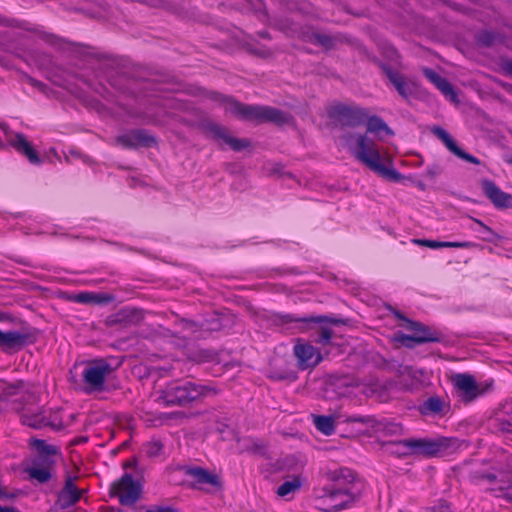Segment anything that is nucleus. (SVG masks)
<instances>
[{
    "label": "nucleus",
    "instance_id": "a211bd4d",
    "mask_svg": "<svg viewBox=\"0 0 512 512\" xmlns=\"http://www.w3.org/2000/svg\"><path fill=\"white\" fill-rule=\"evenodd\" d=\"M144 319L141 309L124 307L107 317L106 323L109 326L121 325L123 327L137 325Z\"/></svg>",
    "mask_w": 512,
    "mask_h": 512
},
{
    "label": "nucleus",
    "instance_id": "ddd939ff",
    "mask_svg": "<svg viewBox=\"0 0 512 512\" xmlns=\"http://www.w3.org/2000/svg\"><path fill=\"white\" fill-rule=\"evenodd\" d=\"M181 471L187 478V481H189V486L192 488L202 489L204 485H210L215 488L221 486L219 477L202 467L183 466L181 467Z\"/></svg>",
    "mask_w": 512,
    "mask_h": 512
},
{
    "label": "nucleus",
    "instance_id": "393cba45",
    "mask_svg": "<svg viewBox=\"0 0 512 512\" xmlns=\"http://www.w3.org/2000/svg\"><path fill=\"white\" fill-rule=\"evenodd\" d=\"M52 460L43 459L39 462V459H34L31 466H28L24 471L28 474L29 478L37 481L40 484L47 483L52 478L51 465Z\"/></svg>",
    "mask_w": 512,
    "mask_h": 512
},
{
    "label": "nucleus",
    "instance_id": "b1692460",
    "mask_svg": "<svg viewBox=\"0 0 512 512\" xmlns=\"http://www.w3.org/2000/svg\"><path fill=\"white\" fill-rule=\"evenodd\" d=\"M380 66L386 77L389 79L401 97L408 99L413 95L414 90L412 84L407 82L398 71L392 69L389 65L384 63H382Z\"/></svg>",
    "mask_w": 512,
    "mask_h": 512
},
{
    "label": "nucleus",
    "instance_id": "864d4df0",
    "mask_svg": "<svg viewBox=\"0 0 512 512\" xmlns=\"http://www.w3.org/2000/svg\"><path fill=\"white\" fill-rule=\"evenodd\" d=\"M505 70L507 71V73H509L510 75H512V61H508V62H506V64H505Z\"/></svg>",
    "mask_w": 512,
    "mask_h": 512
},
{
    "label": "nucleus",
    "instance_id": "8fccbe9b",
    "mask_svg": "<svg viewBox=\"0 0 512 512\" xmlns=\"http://www.w3.org/2000/svg\"><path fill=\"white\" fill-rule=\"evenodd\" d=\"M0 129L5 133L6 136L11 133L9 125L5 122L0 123Z\"/></svg>",
    "mask_w": 512,
    "mask_h": 512
},
{
    "label": "nucleus",
    "instance_id": "de8ad7c7",
    "mask_svg": "<svg viewBox=\"0 0 512 512\" xmlns=\"http://www.w3.org/2000/svg\"><path fill=\"white\" fill-rule=\"evenodd\" d=\"M29 83L32 86L38 88L39 90H41L43 92L45 91L46 85L44 83H42V82H40V81H38L36 79H33V78H29Z\"/></svg>",
    "mask_w": 512,
    "mask_h": 512
},
{
    "label": "nucleus",
    "instance_id": "9d476101",
    "mask_svg": "<svg viewBox=\"0 0 512 512\" xmlns=\"http://www.w3.org/2000/svg\"><path fill=\"white\" fill-rule=\"evenodd\" d=\"M113 371L110 363L105 359H97L89 363L83 373V380L91 390L102 391L106 377Z\"/></svg>",
    "mask_w": 512,
    "mask_h": 512
},
{
    "label": "nucleus",
    "instance_id": "72a5a7b5",
    "mask_svg": "<svg viewBox=\"0 0 512 512\" xmlns=\"http://www.w3.org/2000/svg\"><path fill=\"white\" fill-rule=\"evenodd\" d=\"M504 410L509 415V418L499 414L494 420V426L497 431L503 434H512V407L509 408L508 405H505Z\"/></svg>",
    "mask_w": 512,
    "mask_h": 512
},
{
    "label": "nucleus",
    "instance_id": "79ce46f5",
    "mask_svg": "<svg viewBox=\"0 0 512 512\" xmlns=\"http://www.w3.org/2000/svg\"><path fill=\"white\" fill-rule=\"evenodd\" d=\"M162 449L163 446L159 441H152L147 444V454L149 456H158Z\"/></svg>",
    "mask_w": 512,
    "mask_h": 512
},
{
    "label": "nucleus",
    "instance_id": "5fc2aeb1",
    "mask_svg": "<svg viewBox=\"0 0 512 512\" xmlns=\"http://www.w3.org/2000/svg\"><path fill=\"white\" fill-rule=\"evenodd\" d=\"M0 512H18L16 509L11 507H2L0 506Z\"/></svg>",
    "mask_w": 512,
    "mask_h": 512
},
{
    "label": "nucleus",
    "instance_id": "4be33fe9",
    "mask_svg": "<svg viewBox=\"0 0 512 512\" xmlns=\"http://www.w3.org/2000/svg\"><path fill=\"white\" fill-rule=\"evenodd\" d=\"M8 143L16 150V152L25 156L30 164L40 165L42 163V159L39 154L24 134L15 133L14 136L8 140Z\"/></svg>",
    "mask_w": 512,
    "mask_h": 512
},
{
    "label": "nucleus",
    "instance_id": "e433bc0d",
    "mask_svg": "<svg viewBox=\"0 0 512 512\" xmlns=\"http://www.w3.org/2000/svg\"><path fill=\"white\" fill-rule=\"evenodd\" d=\"M0 25L6 26V27L20 28V29H23V30H26V31H30V32L36 33V34H40L41 33V31H40V29L38 27H30L27 22L19 21V20H16V19H8V18H5V17H2L1 15H0Z\"/></svg>",
    "mask_w": 512,
    "mask_h": 512
},
{
    "label": "nucleus",
    "instance_id": "c03bdc74",
    "mask_svg": "<svg viewBox=\"0 0 512 512\" xmlns=\"http://www.w3.org/2000/svg\"><path fill=\"white\" fill-rule=\"evenodd\" d=\"M247 442V445H246V449L251 451V452H254V453H261L264 449L263 445L253 439H248L246 440Z\"/></svg>",
    "mask_w": 512,
    "mask_h": 512
},
{
    "label": "nucleus",
    "instance_id": "f704fd0d",
    "mask_svg": "<svg viewBox=\"0 0 512 512\" xmlns=\"http://www.w3.org/2000/svg\"><path fill=\"white\" fill-rule=\"evenodd\" d=\"M81 78L92 90L100 94L102 97L108 99V90L102 83V80H98V78H100L98 72H94L93 78L84 74L81 75Z\"/></svg>",
    "mask_w": 512,
    "mask_h": 512
},
{
    "label": "nucleus",
    "instance_id": "2f4dec72",
    "mask_svg": "<svg viewBox=\"0 0 512 512\" xmlns=\"http://www.w3.org/2000/svg\"><path fill=\"white\" fill-rule=\"evenodd\" d=\"M302 480L299 476L293 477L292 480H288L283 482L278 488H277V495L282 498H289L290 495L295 494L298 492L302 487Z\"/></svg>",
    "mask_w": 512,
    "mask_h": 512
},
{
    "label": "nucleus",
    "instance_id": "5701e85b",
    "mask_svg": "<svg viewBox=\"0 0 512 512\" xmlns=\"http://www.w3.org/2000/svg\"><path fill=\"white\" fill-rule=\"evenodd\" d=\"M74 479L72 476H67L64 487L58 494L57 503L62 509L72 507L81 498L82 490L75 486Z\"/></svg>",
    "mask_w": 512,
    "mask_h": 512
},
{
    "label": "nucleus",
    "instance_id": "f257e3e1",
    "mask_svg": "<svg viewBox=\"0 0 512 512\" xmlns=\"http://www.w3.org/2000/svg\"><path fill=\"white\" fill-rule=\"evenodd\" d=\"M328 484L315 491L314 506L322 512H339L352 507L363 493L364 483L349 468L327 473Z\"/></svg>",
    "mask_w": 512,
    "mask_h": 512
},
{
    "label": "nucleus",
    "instance_id": "20e7f679",
    "mask_svg": "<svg viewBox=\"0 0 512 512\" xmlns=\"http://www.w3.org/2000/svg\"><path fill=\"white\" fill-rule=\"evenodd\" d=\"M401 455H413L424 458L443 456L455 447L452 438L437 436L425 438H407L393 444Z\"/></svg>",
    "mask_w": 512,
    "mask_h": 512
},
{
    "label": "nucleus",
    "instance_id": "6e6552de",
    "mask_svg": "<svg viewBox=\"0 0 512 512\" xmlns=\"http://www.w3.org/2000/svg\"><path fill=\"white\" fill-rule=\"evenodd\" d=\"M478 477L489 482L493 491H499L498 497L512 502V457L508 458L506 469L493 468L492 471L483 472Z\"/></svg>",
    "mask_w": 512,
    "mask_h": 512
},
{
    "label": "nucleus",
    "instance_id": "aec40b11",
    "mask_svg": "<svg viewBox=\"0 0 512 512\" xmlns=\"http://www.w3.org/2000/svg\"><path fill=\"white\" fill-rule=\"evenodd\" d=\"M422 71L424 76L442 93L446 99L455 104L459 103L458 93L446 78L442 77L431 68L426 67L423 68Z\"/></svg>",
    "mask_w": 512,
    "mask_h": 512
},
{
    "label": "nucleus",
    "instance_id": "a18cd8bd",
    "mask_svg": "<svg viewBox=\"0 0 512 512\" xmlns=\"http://www.w3.org/2000/svg\"><path fill=\"white\" fill-rule=\"evenodd\" d=\"M145 512H177V510L172 506L153 505L146 509Z\"/></svg>",
    "mask_w": 512,
    "mask_h": 512
},
{
    "label": "nucleus",
    "instance_id": "39448f33",
    "mask_svg": "<svg viewBox=\"0 0 512 512\" xmlns=\"http://www.w3.org/2000/svg\"><path fill=\"white\" fill-rule=\"evenodd\" d=\"M213 388L189 380L169 382L160 393L166 406H186L212 392Z\"/></svg>",
    "mask_w": 512,
    "mask_h": 512
},
{
    "label": "nucleus",
    "instance_id": "412c9836",
    "mask_svg": "<svg viewBox=\"0 0 512 512\" xmlns=\"http://www.w3.org/2000/svg\"><path fill=\"white\" fill-rule=\"evenodd\" d=\"M449 410V403L438 395L428 397L418 406L419 413L425 417H443Z\"/></svg>",
    "mask_w": 512,
    "mask_h": 512
},
{
    "label": "nucleus",
    "instance_id": "a878e982",
    "mask_svg": "<svg viewBox=\"0 0 512 512\" xmlns=\"http://www.w3.org/2000/svg\"><path fill=\"white\" fill-rule=\"evenodd\" d=\"M28 338L26 333L0 330V345L6 348H21L28 343Z\"/></svg>",
    "mask_w": 512,
    "mask_h": 512
},
{
    "label": "nucleus",
    "instance_id": "13d9d810",
    "mask_svg": "<svg viewBox=\"0 0 512 512\" xmlns=\"http://www.w3.org/2000/svg\"><path fill=\"white\" fill-rule=\"evenodd\" d=\"M391 54L395 56V58H398V53L395 50H391Z\"/></svg>",
    "mask_w": 512,
    "mask_h": 512
},
{
    "label": "nucleus",
    "instance_id": "9b49d317",
    "mask_svg": "<svg viewBox=\"0 0 512 512\" xmlns=\"http://www.w3.org/2000/svg\"><path fill=\"white\" fill-rule=\"evenodd\" d=\"M284 320L286 323L301 322L304 324L315 323V324L321 325L318 335L315 338V341L321 345L329 344L331 341L332 335H333V331L331 330V328L323 326V324L329 323V324L338 326V325L344 323V321L340 318L328 317V316H309V317L295 318L292 315H286Z\"/></svg>",
    "mask_w": 512,
    "mask_h": 512
},
{
    "label": "nucleus",
    "instance_id": "603ef678",
    "mask_svg": "<svg viewBox=\"0 0 512 512\" xmlns=\"http://www.w3.org/2000/svg\"><path fill=\"white\" fill-rule=\"evenodd\" d=\"M412 242L420 246H425L427 239H413Z\"/></svg>",
    "mask_w": 512,
    "mask_h": 512
},
{
    "label": "nucleus",
    "instance_id": "09e8293b",
    "mask_svg": "<svg viewBox=\"0 0 512 512\" xmlns=\"http://www.w3.org/2000/svg\"><path fill=\"white\" fill-rule=\"evenodd\" d=\"M15 497H16V494L6 492L5 488L0 485V498L1 499H13Z\"/></svg>",
    "mask_w": 512,
    "mask_h": 512
},
{
    "label": "nucleus",
    "instance_id": "37998d69",
    "mask_svg": "<svg viewBox=\"0 0 512 512\" xmlns=\"http://www.w3.org/2000/svg\"><path fill=\"white\" fill-rule=\"evenodd\" d=\"M313 38L316 43L323 47L329 48L332 45V38L326 34L315 33L313 34Z\"/></svg>",
    "mask_w": 512,
    "mask_h": 512
},
{
    "label": "nucleus",
    "instance_id": "4468645a",
    "mask_svg": "<svg viewBox=\"0 0 512 512\" xmlns=\"http://www.w3.org/2000/svg\"><path fill=\"white\" fill-rule=\"evenodd\" d=\"M115 143L123 148L136 149L139 147H152L156 144V139L146 130L137 129L119 135Z\"/></svg>",
    "mask_w": 512,
    "mask_h": 512
},
{
    "label": "nucleus",
    "instance_id": "3c124183",
    "mask_svg": "<svg viewBox=\"0 0 512 512\" xmlns=\"http://www.w3.org/2000/svg\"><path fill=\"white\" fill-rule=\"evenodd\" d=\"M208 328H209V329H211V330H218V329L220 328L219 320H218V319H215V320L213 321L212 326H209Z\"/></svg>",
    "mask_w": 512,
    "mask_h": 512
},
{
    "label": "nucleus",
    "instance_id": "2eb2a0df",
    "mask_svg": "<svg viewBox=\"0 0 512 512\" xmlns=\"http://www.w3.org/2000/svg\"><path fill=\"white\" fill-rule=\"evenodd\" d=\"M481 188L484 195L492 202L497 209H507L512 207V195L502 191L494 181L483 179Z\"/></svg>",
    "mask_w": 512,
    "mask_h": 512
},
{
    "label": "nucleus",
    "instance_id": "c9c22d12",
    "mask_svg": "<svg viewBox=\"0 0 512 512\" xmlns=\"http://www.w3.org/2000/svg\"><path fill=\"white\" fill-rule=\"evenodd\" d=\"M426 247L432 248V249H438V248H472L475 246V243L473 242H450V241H435V240H428L425 243Z\"/></svg>",
    "mask_w": 512,
    "mask_h": 512
},
{
    "label": "nucleus",
    "instance_id": "a19ab883",
    "mask_svg": "<svg viewBox=\"0 0 512 512\" xmlns=\"http://www.w3.org/2000/svg\"><path fill=\"white\" fill-rule=\"evenodd\" d=\"M85 104L88 109H91V110L97 112L101 116L108 115V113H109L107 107L97 99H94V98L87 99L85 101Z\"/></svg>",
    "mask_w": 512,
    "mask_h": 512
},
{
    "label": "nucleus",
    "instance_id": "6e6d98bb",
    "mask_svg": "<svg viewBox=\"0 0 512 512\" xmlns=\"http://www.w3.org/2000/svg\"><path fill=\"white\" fill-rule=\"evenodd\" d=\"M427 173H428L429 175H431V176H435L437 172L435 171V168H434V167H429V168L427 169Z\"/></svg>",
    "mask_w": 512,
    "mask_h": 512
},
{
    "label": "nucleus",
    "instance_id": "473e14b6",
    "mask_svg": "<svg viewBox=\"0 0 512 512\" xmlns=\"http://www.w3.org/2000/svg\"><path fill=\"white\" fill-rule=\"evenodd\" d=\"M318 431L326 436H330L335 431L334 419L332 416L318 415L314 416L313 421Z\"/></svg>",
    "mask_w": 512,
    "mask_h": 512
},
{
    "label": "nucleus",
    "instance_id": "cd10ccee",
    "mask_svg": "<svg viewBox=\"0 0 512 512\" xmlns=\"http://www.w3.org/2000/svg\"><path fill=\"white\" fill-rule=\"evenodd\" d=\"M367 124V133H372L375 135H380L384 133L386 135L392 136L394 135L393 130L387 125V123L379 116H369L366 119Z\"/></svg>",
    "mask_w": 512,
    "mask_h": 512
},
{
    "label": "nucleus",
    "instance_id": "0eeeda50",
    "mask_svg": "<svg viewBox=\"0 0 512 512\" xmlns=\"http://www.w3.org/2000/svg\"><path fill=\"white\" fill-rule=\"evenodd\" d=\"M328 115L342 127L355 128L366 122L368 111L357 105L338 103L328 109Z\"/></svg>",
    "mask_w": 512,
    "mask_h": 512
},
{
    "label": "nucleus",
    "instance_id": "f3484780",
    "mask_svg": "<svg viewBox=\"0 0 512 512\" xmlns=\"http://www.w3.org/2000/svg\"><path fill=\"white\" fill-rule=\"evenodd\" d=\"M431 132H432L433 135H435L439 140H441L443 142V144L446 146V148L452 154H454L458 158H460V159H462V160H464L466 162L475 164V165H480L481 164V161L477 157H475V156L465 152L463 149H461L457 145L455 140L450 136V134L445 129H443L442 127L434 126L431 129Z\"/></svg>",
    "mask_w": 512,
    "mask_h": 512
},
{
    "label": "nucleus",
    "instance_id": "c756f323",
    "mask_svg": "<svg viewBox=\"0 0 512 512\" xmlns=\"http://www.w3.org/2000/svg\"><path fill=\"white\" fill-rule=\"evenodd\" d=\"M473 222L479 226V229L471 228L473 231L479 233V238L482 241L494 243L498 240H501L503 237L496 233L492 228L485 225L480 219L472 218Z\"/></svg>",
    "mask_w": 512,
    "mask_h": 512
},
{
    "label": "nucleus",
    "instance_id": "4d7b16f0",
    "mask_svg": "<svg viewBox=\"0 0 512 512\" xmlns=\"http://www.w3.org/2000/svg\"><path fill=\"white\" fill-rule=\"evenodd\" d=\"M449 511V507L448 506H441L439 508V512H448Z\"/></svg>",
    "mask_w": 512,
    "mask_h": 512
},
{
    "label": "nucleus",
    "instance_id": "7c9ffc66",
    "mask_svg": "<svg viewBox=\"0 0 512 512\" xmlns=\"http://www.w3.org/2000/svg\"><path fill=\"white\" fill-rule=\"evenodd\" d=\"M31 445L39 453V456L36 458L39 459V462H41L43 459L50 460V456H54L58 453L57 447L54 445L47 444L45 440L33 438L31 440Z\"/></svg>",
    "mask_w": 512,
    "mask_h": 512
},
{
    "label": "nucleus",
    "instance_id": "6ab92c4d",
    "mask_svg": "<svg viewBox=\"0 0 512 512\" xmlns=\"http://www.w3.org/2000/svg\"><path fill=\"white\" fill-rule=\"evenodd\" d=\"M294 355L301 370L315 367L322 360L320 353L308 343H297L294 346Z\"/></svg>",
    "mask_w": 512,
    "mask_h": 512
},
{
    "label": "nucleus",
    "instance_id": "58836bf2",
    "mask_svg": "<svg viewBox=\"0 0 512 512\" xmlns=\"http://www.w3.org/2000/svg\"><path fill=\"white\" fill-rule=\"evenodd\" d=\"M497 37L498 35L495 32L483 30L478 33L477 42L483 46L490 47L495 43Z\"/></svg>",
    "mask_w": 512,
    "mask_h": 512
},
{
    "label": "nucleus",
    "instance_id": "4c0bfd02",
    "mask_svg": "<svg viewBox=\"0 0 512 512\" xmlns=\"http://www.w3.org/2000/svg\"><path fill=\"white\" fill-rule=\"evenodd\" d=\"M269 378L275 381H295L297 379V375L292 370H279V369H272L269 372Z\"/></svg>",
    "mask_w": 512,
    "mask_h": 512
},
{
    "label": "nucleus",
    "instance_id": "f03ea898",
    "mask_svg": "<svg viewBox=\"0 0 512 512\" xmlns=\"http://www.w3.org/2000/svg\"><path fill=\"white\" fill-rule=\"evenodd\" d=\"M342 138L352 155L371 171L395 182L402 178L395 168L382 163L378 146L366 134L347 133Z\"/></svg>",
    "mask_w": 512,
    "mask_h": 512
},
{
    "label": "nucleus",
    "instance_id": "49530a36",
    "mask_svg": "<svg viewBox=\"0 0 512 512\" xmlns=\"http://www.w3.org/2000/svg\"><path fill=\"white\" fill-rule=\"evenodd\" d=\"M348 421L352 422V423L369 424L371 422V417L355 415V416H351L348 419Z\"/></svg>",
    "mask_w": 512,
    "mask_h": 512
},
{
    "label": "nucleus",
    "instance_id": "f8f14e48",
    "mask_svg": "<svg viewBox=\"0 0 512 512\" xmlns=\"http://www.w3.org/2000/svg\"><path fill=\"white\" fill-rule=\"evenodd\" d=\"M408 328L412 334L401 337L402 344L407 348H413L416 344L440 342L442 339L440 333L418 322L409 321Z\"/></svg>",
    "mask_w": 512,
    "mask_h": 512
},
{
    "label": "nucleus",
    "instance_id": "ea45409f",
    "mask_svg": "<svg viewBox=\"0 0 512 512\" xmlns=\"http://www.w3.org/2000/svg\"><path fill=\"white\" fill-rule=\"evenodd\" d=\"M194 359L199 363H209L218 360V354L209 349H203L196 352Z\"/></svg>",
    "mask_w": 512,
    "mask_h": 512
},
{
    "label": "nucleus",
    "instance_id": "dca6fc26",
    "mask_svg": "<svg viewBox=\"0 0 512 512\" xmlns=\"http://www.w3.org/2000/svg\"><path fill=\"white\" fill-rule=\"evenodd\" d=\"M205 132L212 138L222 140L224 143L230 146L234 151H241L249 146V142L245 139H238L228 135L226 129L214 122H208L204 124Z\"/></svg>",
    "mask_w": 512,
    "mask_h": 512
},
{
    "label": "nucleus",
    "instance_id": "bb28decb",
    "mask_svg": "<svg viewBox=\"0 0 512 512\" xmlns=\"http://www.w3.org/2000/svg\"><path fill=\"white\" fill-rule=\"evenodd\" d=\"M21 422L22 424L34 429H40L42 427L51 425V422L42 411L36 413L23 411L21 414Z\"/></svg>",
    "mask_w": 512,
    "mask_h": 512
},
{
    "label": "nucleus",
    "instance_id": "1a4fd4ad",
    "mask_svg": "<svg viewBox=\"0 0 512 512\" xmlns=\"http://www.w3.org/2000/svg\"><path fill=\"white\" fill-rule=\"evenodd\" d=\"M452 383L457 399L464 404L475 401L484 393L474 376L467 373L454 375Z\"/></svg>",
    "mask_w": 512,
    "mask_h": 512
},
{
    "label": "nucleus",
    "instance_id": "c85d7f7f",
    "mask_svg": "<svg viewBox=\"0 0 512 512\" xmlns=\"http://www.w3.org/2000/svg\"><path fill=\"white\" fill-rule=\"evenodd\" d=\"M113 300L110 294H99L93 292H81L75 296V301L83 304H105Z\"/></svg>",
    "mask_w": 512,
    "mask_h": 512
},
{
    "label": "nucleus",
    "instance_id": "7ed1b4c3",
    "mask_svg": "<svg viewBox=\"0 0 512 512\" xmlns=\"http://www.w3.org/2000/svg\"><path fill=\"white\" fill-rule=\"evenodd\" d=\"M215 99L224 106L226 112L245 121L271 122L279 126L289 125L294 122V118L290 113L271 106L244 104L233 97L222 94H218Z\"/></svg>",
    "mask_w": 512,
    "mask_h": 512
},
{
    "label": "nucleus",
    "instance_id": "423d86ee",
    "mask_svg": "<svg viewBox=\"0 0 512 512\" xmlns=\"http://www.w3.org/2000/svg\"><path fill=\"white\" fill-rule=\"evenodd\" d=\"M142 485L130 473H124L111 485L110 497H117L123 506H133L141 497Z\"/></svg>",
    "mask_w": 512,
    "mask_h": 512
}]
</instances>
